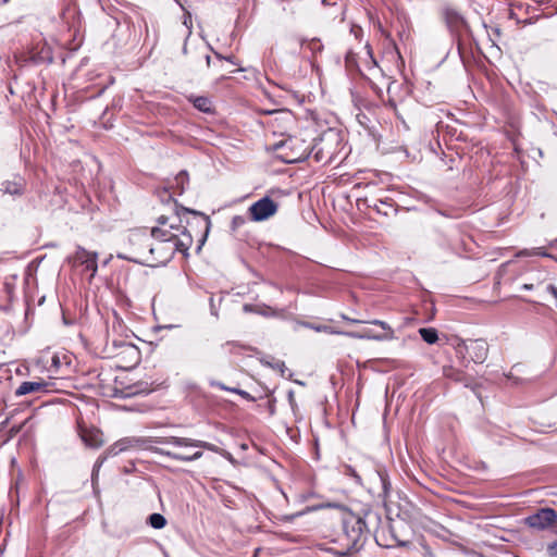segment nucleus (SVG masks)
Masks as SVG:
<instances>
[{
  "label": "nucleus",
  "instance_id": "nucleus-1",
  "mask_svg": "<svg viewBox=\"0 0 557 557\" xmlns=\"http://www.w3.org/2000/svg\"><path fill=\"white\" fill-rule=\"evenodd\" d=\"M337 521L339 529L335 532L332 541L338 545V553L343 556L358 552L371 533L376 543L383 547L407 544L394 533L392 524L384 525L382 523L381 513L370 506L358 510L345 508L339 512Z\"/></svg>",
  "mask_w": 557,
  "mask_h": 557
},
{
  "label": "nucleus",
  "instance_id": "nucleus-2",
  "mask_svg": "<svg viewBox=\"0 0 557 557\" xmlns=\"http://www.w3.org/2000/svg\"><path fill=\"white\" fill-rule=\"evenodd\" d=\"M184 210L194 215L191 220H186L184 226L170 223L171 218L164 214L157 219L158 226L152 227V246L149 248L151 262L148 267L164 265L176 251L187 256L195 240L198 250L203 246L210 228L209 218L194 210Z\"/></svg>",
  "mask_w": 557,
  "mask_h": 557
},
{
  "label": "nucleus",
  "instance_id": "nucleus-3",
  "mask_svg": "<svg viewBox=\"0 0 557 557\" xmlns=\"http://www.w3.org/2000/svg\"><path fill=\"white\" fill-rule=\"evenodd\" d=\"M151 239L152 228L150 232L147 230L131 231L123 245V252L119 257L148 267L151 262L149 250L150 246H152Z\"/></svg>",
  "mask_w": 557,
  "mask_h": 557
},
{
  "label": "nucleus",
  "instance_id": "nucleus-4",
  "mask_svg": "<svg viewBox=\"0 0 557 557\" xmlns=\"http://www.w3.org/2000/svg\"><path fill=\"white\" fill-rule=\"evenodd\" d=\"M311 140L299 135H289L273 147L276 157L284 163L304 161L311 154Z\"/></svg>",
  "mask_w": 557,
  "mask_h": 557
},
{
  "label": "nucleus",
  "instance_id": "nucleus-5",
  "mask_svg": "<svg viewBox=\"0 0 557 557\" xmlns=\"http://www.w3.org/2000/svg\"><path fill=\"white\" fill-rule=\"evenodd\" d=\"M311 154L317 162L324 164L332 163L343 149L342 139L338 133L329 129L311 143Z\"/></svg>",
  "mask_w": 557,
  "mask_h": 557
},
{
  "label": "nucleus",
  "instance_id": "nucleus-6",
  "mask_svg": "<svg viewBox=\"0 0 557 557\" xmlns=\"http://www.w3.org/2000/svg\"><path fill=\"white\" fill-rule=\"evenodd\" d=\"M442 17L450 33L456 37L458 52L463 59L467 40L472 37L468 23L457 10L449 7L442 10Z\"/></svg>",
  "mask_w": 557,
  "mask_h": 557
},
{
  "label": "nucleus",
  "instance_id": "nucleus-7",
  "mask_svg": "<svg viewBox=\"0 0 557 557\" xmlns=\"http://www.w3.org/2000/svg\"><path fill=\"white\" fill-rule=\"evenodd\" d=\"M456 351L462 358H466V355H468V361L483 363L488 355V344L484 338L460 339L456 346Z\"/></svg>",
  "mask_w": 557,
  "mask_h": 557
},
{
  "label": "nucleus",
  "instance_id": "nucleus-8",
  "mask_svg": "<svg viewBox=\"0 0 557 557\" xmlns=\"http://www.w3.org/2000/svg\"><path fill=\"white\" fill-rule=\"evenodd\" d=\"M97 259L96 252L77 247L76 251L69 258V261L74 269H81L82 273H89L88 280L91 281L98 270Z\"/></svg>",
  "mask_w": 557,
  "mask_h": 557
},
{
  "label": "nucleus",
  "instance_id": "nucleus-9",
  "mask_svg": "<svg viewBox=\"0 0 557 557\" xmlns=\"http://www.w3.org/2000/svg\"><path fill=\"white\" fill-rule=\"evenodd\" d=\"M277 210L278 203L265 196L248 208V215L251 221L261 222L275 215Z\"/></svg>",
  "mask_w": 557,
  "mask_h": 557
},
{
  "label": "nucleus",
  "instance_id": "nucleus-10",
  "mask_svg": "<svg viewBox=\"0 0 557 557\" xmlns=\"http://www.w3.org/2000/svg\"><path fill=\"white\" fill-rule=\"evenodd\" d=\"M525 523L535 530L554 529L557 525V512L553 508H541L525 518Z\"/></svg>",
  "mask_w": 557,
  "mask_h": 557
},
{
  "label": "nucleus",
  "instance_id": "nucleus-11",
  "mask_svg": "<svg viewBox=\"0 0 557 557\" xmlns=\"http://www.w3.org/2000/svg\"><path fill=\"white\" fill-rule=\"evenodd\" d=\"M165 379L160 375L153 377L152 375L146 376L144 380H139L136 383L125 388V396H135L140 394H150L165 384Z\"/></svg>",
  "mask_w": 557,
  "mask_h": 557
},
{
  "label": "nucleus",
  "instance_id": "nucleus-12",
  "mask_svg": "<svg viewBox=\"0 0 557 557\" xmlns=\"http://www.w3.org/2000/svg\"><path fill=\"white\" fill-rule=\"evenodd\" d=\"M368 323L380 326L383 332L374 333L371 330H364L359 333H348L350 337L360 339H373V341H392L395 338V331L393 327L382 320H372Z\"/></svg>",
  "mask_w": 557,
  "mask_h": 557
},
{
  "label": "nucleus",
  "instance_id": "nucleus-13",
  "mask_svg": "<svg viewBox=\"0 0 557 557\" xmlns=\"http://www.w3.org/2000/svg\"><path fill=\"white\" fill-rule=\"evenodd\" d=\"M158 444H171L175 447H197L203 448L213 453L219 451V447L214 444L205 441L193 440L188 437L169 436V437H157L154 440Z\"/></svg>",
  "mask_w": 557,
  "mask_h": 557
},
{
  "label": "nucleus",
  "instance_id": "nucleus-14",
  "mask_svg": "<svg viewBox=\"0 0 557 557\" xmlns=\"http://www.w3.org/2000/svg\"><path fill=\"white\" fill-rule=\"evenodd\" d=\"M52 383L46 381L41 377H38L35 381H25L23 382L17 389L15 391L16 396H24L27 394H39L47 393L51 391Z\"/></svg>",
  "mask_w": 557,
  "mask_h": 557
},
{
  "label": "nucleus",
  "instance_id": "nucleus-15",
  "mask_svg": "<svg viewBox=\"0 0 557 557\" xmlns=\"http://www.w3.org/2000/svg\"><path fill=\"white\" fill-rule=\"evenodd\" d=\"M78 433L88 447L98 448L103 444L102 433L96 428H87L78 423Z\"/></svg>",
  "mask_w": 557,
  "mask_h": 557
},
{
  "label": "nucleus",
  "instance_id": "nucleus-16",
  "mask_svg": "<svg viewBox=\"0 0 557 557\" xmlns=\"http://www.w3.org/2000/svg\"><path fill=\"white\" fill-rule=\"evenodd\" d=\"M146 441L138 437H124L115 442L110 449L109 454L117 455L122 451L141 447Z\"/></svg>",
  "mask_w": 557,
  "mask_h": 557
},
{
  "label": "nucleus",
  "instance_id": "nucleus-17",
  "mask_svg": "<svg viewBox=\"0 0 557 557\" xmlns=\"http://www.w3.org/2000/svg\"><path fill=\"white\" fill-rule=\"evenodd\" d=\"M171 188H173V186H166L164 185L163 187H159L156 189V195L157 197L160 199V201L162 203H172L173 206V209L175 211V214L176 216L180 219V221L182 222V218H181V212H184V213H187L183 208L181 207L180 210H178V205L177 202L174 200V196L176 194H174Z\"/></svg>",
  "mask_w": 557,
  "mask_h": 557
},
{
  "label": "nucleus",
  "instance_id": "nucleus-18",
  "mask_svg": "<svg viewBox=\"0 0 557 557\" xmlns=\"http://www.w3.org/2000/svg\"><path fill=\"white\" fill-rule=\"evenodd\" d=\"M152 451H154L158 455L169 457L171 459L177 460V461H194L197 459H200L202 457V451L197 450L190 455H182L181 453L173 451V450H166L163 448H153Z\"/></svg>",
  "mask_w": 557,
  "mask_h": 557
},
{
  "label": "nucleus",
  "instance_id": "nucleus-19",
  "mask_svg": "<svg viewBox=\"0 0 557 557\" xmlns=\"http://www.w3.org/2000/svg\"><path fill=\"white\" fill-rule=\"evenodd\" d=\"M187 100L200 112L211 114L214 112L212 100L207 96H187Z\"/></svg>",
  "mask_w": 557,
  "mask_h": 557
},
{
  "label": "nucleus",
  "instance_id": "nucleus-20",
  "mask_svg": "<svg viewBox=\"0 0 557 557\" xmlns=\"http://www.w3.org/2000/svg\"><path fill=\"white\" fill-rule=\"evenodd\" d=\"M60 16L66 24L73 26L79 18V12L76 3L72 1L66 3L62 9Z\"/></svg>",
  "mask_w": 557,
  "mask_h": 557
},
{
  "label": "nucleus",
  "instance_id": "nucleus-21",
  "mask_svg": "<svg viewBox=\"0 0 557 557\" xmlns=\"http://www.w3.org/2000/svg\"><path fill=\"white\" fill-rule=\"evenodd\" d=\"M189 182V176L186 171H181L173 180L172 183H168L166 186H173L171 190L176 195H182L185 191V186Z\"/></svg>",
  "mask_w": 557,
  "mask_h": 557
},
{
  "label": "nucleus",
  "instance_id": "nucleus-22",
  "mask_svg": "<svg viewBox=\"0 0 557 557\" xmlns=\"http://www.w3.org/2000/svg\"><path fill=\"white\" fill-rule=\"evenodd\" d=\"M357 57H358L357 53H355L354 51L349 50L346 53V57H345V66H346L348 72H350V73H358L361 76L367 77L366 74L363 73L362 69L360 67L359 63H358Z\"/></svg>",
  "mask_w": 557,
  "mask_h": 557
},
{
  "label": "nucleus",
  "instance_id": "nucleus-23",
  "mask_svg": "<svg viewBox=\"0 0 557 557\" xmlns=\"http://www.w3.org/2000/svg\"><path fill=\"white\" fill-rule=\"evenodd\" d=\"M300 46L305 50H309L311 52L312 58H314L317 54H319L323 51V44L318 38L301 39Z\"/></svg>",
  "mask_w": 557,
  "mask_h": 557
},
{
  "label": "nucleus",
  "instance_id": "nucleus-24",
  "mask_svg": "<svg viewBox=\"0 0 557 557\" xmlns=\"http://www.w3.org/2000/svg\"><path fill=\"white\" fill-rule=\"evenodd\" d=\"M444 374L446 377L451 379L456 382H462L466 386L470 385V380L459 370H456L454 368H446L444 369Z\"/></svg>",
  "mask_w": 557,
  "mask_h": 557
},
{
  "label": "nucleus",
  "instance_id": "nucleus-25",
  "mask_svg": "<svg viewBox=\"0 0 557 557\" xmlns=\"http://www.w3.org/2000/svg\"><path fill=\"white\" fill-rule=\"evenodd\" d=\"M532 256H540V257H546V258L552 257V255L548 253L544 247H536V248H532V249H522L516 253V257H518V258L532 257Z\"/></svg>",
  "mask_w": 557,
  "mask_h": 557
},
{
  "label": "nucleus",
  "instance_id": "nucleus-26",
  "mask_svg": "<svg viewBox=\"0 0 557 557\" xmlns=\"http://www.w3.org/2000/svg\"><path fill=\"white\" fill-rule=\"evenodd\" d=\"M419 334L430 345L435 344L438 339L437 331L434 327H421Z\"/></svg>",
  "mask_w": 557,
  "mask_h": 557
},
{
  "label": "nucleus",
  "instance_id": "nucleus-27",
  "mask_svg": "<svg viewBox=\"0 0 557 557\" xmlns=\"http://www.w3.org/2000/svg\"><path fill=\"white\" fill-rule=\"evenodd\" d=\"M215 386L221 389V391H227V392H231V393H234V394H237L239 395L242 398L248 400V401H255L256 398L253 396H251L248 392L246 391H243L240 388H236V387H228L226 386L225 384L223 383H215Z\"/></svg>",
  "mask_w": 557,
  "mask_h": 557
},
{
  "label": "nucleus",
  "instance_id": "nucleus-28",
  "mask_svg": "<svg viewBox=\"0 0 557 557\" xmlns=\"http://www.w3.org/2000/svg\"><path fill=\"white\" fill-rule=\"evenodd\" d=\"M122 348L123 350L121 354H125L126 356H128L131 358V361H133V363L136 364L140 357L138 348L132 344H123Z\"/></svg>",
  "mask_w": 557,
  "mask_h": 557
},
{
  "label": "nucleus",
  "instance_id": "nucleus-29",
  "mask_svg": "<svg viewBox=\"0 0 557 557\" xmlns=\"http://www.w3.org/2000/svg\"><path fill=\"white\" fill-rule=\"evenodd\" d=\"M148 522L153 529H162L166 524V519L161 513H152L149 516Z\"/></svg>",
  "mask_w": 557,
  "mask_h": 557
},
{
  "label": "nucleus",
  "instance_id": "nucleus-30",
  "mask_svg": "<svg viewBox=\"0 0 557 557\" xmlns=\"http://www.w3.org/2000/svg\"><path fill=\"white\" fill-rule=\"evenodd\" d=\"M28 420L29 419H26L23 422H21L20 424L12 425L11 428H9L7 431L5 441L12 440L14 436H16L22 431V429L26 425Z\"/></svg>",
  "mask_w": 557,
  "mask_h": 557
},
{
  "label": "nucleus",
  "instance_id": "nucleus-31",
  "mask_svg": "<svg viewBox=\"0 0 557 557\" xmlns=\"http://www.w3.org/2000/svg\"><path fill=\"white\" fill-rule=\"evenodd\" d=\"M379 476L382 483V496L384 499H386L389 495L391 491V483L388 481L387 474L384 472H379Z\"/></svg>",
  "mask_w": 557,
  "mask_h": 557
},
{
  "label": "nucleus",
  "instance_id": "nucleus-32",
  "mask_svg": "<svg viewBox=\"0 0 557 557\" xmlns=\"http://www.w3.org/2000/svg\"><path fill=\"white\" fill-rule=\"evenodd\" d=\"M282 122H284L288 127L294 126L296 124L295 117L289 112H283Z\"/></svg>",
  "mask_w": 557,
  "mask_h": 557
},
{
  "label": "nucleus",
  "instance_id": "nucleus-33",
  "mask_svg": "<svg viewBox=\"0 0 557 557\" xmlns=\"http://www.w3.org/2000/svg\"><path fill=\"white\" fill-rule=\"evenodd\" d=\"M368 50H367V54L369 57V60L366 61V65L367 67L372 71V70H375V65H376V62L375 60L373 59V55H372V52H371V49L369 46L366 47Z\"/></svg>",
  "mask_w": 557,
  "mask_h": 557
},
{
  "label": "nucleus",
  "instance_id": "nucleus-34",
  "mask_svg": "<svg viewBox=\"0 0 557 557\" xmlns=\"http://www.w3.org/2000/svg\"><path fill=\"white\" fill-rule=\"evenodd\" d=\"M61 367V360H60V357L58 355H53L51 357V366L49 368L50 371H54V372H58L59 369Z\"/></svg>",
  "mask_w": 557,
  "mask_h": 557
},
{
  "label": "nucleus",
  "instance_id": "nucleus-35",
  "mask_svg": "<svg viewBox=\"0 0 557 557\" xmlns=\"http://www.w3.org/2000/svg\"><path fill=\"white\" fill-rule=\"evenodd\" d=\"M549 557H557V540L547 546Z\"/></svg>",
  "mask_w": 557,
  "mask_h": 557
},
{
  "label": "nucleus",
  "instance_id": "nucleus-36",
  "mask_svg": "<svg viewBox=\"0 0 557 557\" xmlns=\"http://www.w3.org/2000/svg\"><path fill=\"white\" fill-rule=\"evenodd\" d=\"M244 310L245 311H253V312L262 313L264 315L268 314V311H271V314H274V310L272 308H270V307H267V311H260V310H253L251 305H245L244 306Z\"/></svg>",
  "mask_w": 557,
  "mask_h": 557
},
{
  "label": "nucleus",
  "instance_id": "nucleus-37",
  "mask_svg": "<svg viewBox=\"0 0 557 557\" xmlns=\"http://www.w3.org/2000/svg\"><path fill=\"white\" fill-rule=\"evenodd\" d=\"M9 425V418L0 423V432H4Z\"/></svg>",
  "mask_w": 557,
  "mask_h": 557
},
{
  "label": "nucleus",
  "instance_id": "nucleus-38",
  "mask_svg": "<svg viewBox=\"0 0 557 557\" xmlns=\"http://www.w3.org/2000/svg\"><path fill=\"white\" fill-rule=\"evenodd\" d=\"M343 319L348 321V322H351V323H364L366 322V321H362V320L351 319V318H348L346 315H343Z\"/></svg>",
  "mask_w": 557,
  "mask_h": 557
},
{
  "label": "nucleus",
  "instance_id": "nucleus-39",
  "mask_svg": "<svg viewBox=\"0 0 557 557\" xmlns=\"http://www.w3.org/2000/svg\"><path fill=\"white\" fill-rule=\"evenodd\" d=\"M244 222H245V221H244V219H243L242 216H235V218L233 219V223H234V224H239V223H240V224H243Z\"/></svg>",
  "mask_w": 557,
  "mask_h": 557
},
{
  "label": "nucleus",
  "instance_id": "nucleus-40",
  "mask_svg": "<svg viewBox=\"0 0 557 557\" xmlns=\"http://www.w3.org/2000/svg\"><path fill=\"white\" fill-rule=\"evenodd\" d=\"M491 30H492L493 35H495L496 37H499V35H500V30H499V28H497V27H492V28H491Z\"/></svg>",
  "mask_w": 557,
  "mask_h": 557
},
{
  "label": "nucleus",
  "instance_id": "nucleus-41",
  "mask_svg": "<svg viewBox=\"0 0 557 557\" xmlns=\"http://www.w3.org/2000/svg\"><path fill=\"white\" fill-rule=\"evenodd\" d=\"M215 55H216L219 59H225V60H227V61L233 62V61H232V58H223L220 53H215Z\"/></svg>",
  "mask_w": 557,
  "mask_h": 557
},
{
  "label": "nucleus",
  "instance_id": "nucleus-42",
  "mask_svg": "<svg viewBox=\"0 0 557 557\" xmlns=\"http://www.w3.org/2000/svg\"><path fill=\"white\" fill-rule=\"evenodd\" d=\"M206 61H207V65L209 66V65H210V61H211L210 55H207V57H206Z\"/></svg>",
  "mask_w": 557,
  "mask_h": 557
},
{
  "label": "nucleus",
  "instance_id": "nucleus-43",
  "mask_svg": "<svg viewBox=\"0 0 557 557\" xmlns=\"http://www.w3.org/2000/svg\"><path fill=\"white\" fill-rule=\"evenodd\" d=\"M9 2H10V0H1V1H0V4H7V3H9Z\"/></svg>",
  "mask_w": 557,
  "mask_h": 557
},
{
  "label": "nucleus",
  "instance_id": "nucleus-44",
  "mask_svg": "<svg viewBox=\"0 0 557 557\" xmlns=\"http://www.w3.org/2000/svg\"><path fill=\"white\" fill-rule=\"evenodd\" d=\"M381 203L387 206L389 209H393L391 203H387V202H381Z\"/></svg>",
  "mask_w": 557,
  "mask_h": 557
},
{
  "label": "nucleus",
  "instance_id": "nucleus-45",
  "mask_svg": "<svg viewBox=\"0 0 557 557\" xmlns=\"http://www.w3.org/2000/svg\"><path fill=\"white\" fill-rule=\"evenodd\" d=\"M523 287H524L525 289H532V287H533V286H532V285H528V284H525Z\"/></svg>",
  "mask_w": 557,
  "mask_h": 557
},
{
  "label": "nucleus",
  "instance_id": "nucleus-46",
  "mask_svg": "<svg viewBox=\"0 0 557 557\" xmlns=\"http://www.w3.org/2000/svg\"><path fill=\"white\" fill-rule=\"evenodd\" d=\"M270 410H271V412L273 413V411H274V405H273L272 403H270Z\"/></svg>",
  "mask_w": 557,
  "mask_h": 557
}]
</instances>
